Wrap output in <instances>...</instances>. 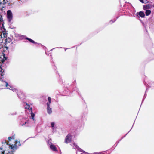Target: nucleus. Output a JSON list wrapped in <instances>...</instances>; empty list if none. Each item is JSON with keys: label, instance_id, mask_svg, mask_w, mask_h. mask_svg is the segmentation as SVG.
<instances>
[{"label": "nucleus", "instance_id": "3", "mask_svg": "<svg viewBox=\"0 0 154 154\" xmlns=\"http://www.w3.org/2000/svg\"><path fill=\"white\" fill-rule=\"evenodd\" d=\"M9 86L7 82L5 81H0V89L5 88V87H7V88H8L11 90H12L14 92H16L17 93L18 92V90L15 88H12L11 86H9L10 88L8 87Z\"/></svg>", "mask_w": 154, "mask_h": 154}, {"label": "nucleus", "instance_id": "16", "mask_svg": "<svg viewBox=\"0 0 154 154\" xmlns=\"http://www.w3.org/2000/svg\"><path fill=\"white\" fill-rule=\"evenodd\" d=\"M47 112L48 114H51L52 112V109L49 107H47Z\"/></svg>", "mask_w": 154, "mask_h": 154}, {"label": "nucleus", "instance_id": "1", "mask_svg": "<svg viewBox=\"0 0 154 154\" xmlns=\"http://www.w3.org/2000/svg\"><path fill=\"white\" fill-rule=\"evenodd\" d=\"M21 145L20 142L16 140L14 144H8L4 143L0 147V154H13L14 150Z\"/></svg>", "mask_w": 154, "mask_h": 154}, {"label": "nucleus", "instance_id": "13", "mask_svg": "<svg viewBox=\"0 0 154 154\" xmlns=\"http://www.w3.org/2000/svg\"><path fill=\"white\" fill-rule=\"evenodd\" d=\"M51 126L52 127V129L54 130L56 128V125L55 122H52L51 123Z\"/></svg>", "mask_w": 154, "mask_h": 154}, {"label": "nucleus", "instance_id": "7", "mask_svg": "<svg viewBox=\"0 0 154 154\" xmlns=\"http://www.w3.org/2000/svg\"><path fill=\"white\" fill-rule=\"evenodd\" d=\"M7 17L9 21H10L12 19V13L10 10L7 11Z\"/></svg>", "mask_w": 154, "mask_h": 154}, {"label": "nucleus", "instance_id": "2", "mask_svg": "<svg viewBox=\"0 0 154 154\" xmlns=\"http://www.w3.org/2000/svg\"><path fill=\"white\" fill-rule=\"evenodd\" d=\"M1 46L0 45V54L2 51L1 49ZM2 57L0 56V79L3 76V73L4 72L5 69L6 67V64L4 62L6 60V57H5L4 54H3Z\"/></svg>", "mask_w": 154, "mask_h": 154}, {"label": "nucleus", "instance_id": "6", "mask_svg": "<svg viewBox=\"0 0 154 154\" xmlns=\"http://www.w3.org/2000/svg\"><path fill=\"white\" fill-rule=\"evenodd\" d=\"M71 135L69 134L66 137L65 139V142L66 143H68L71 142Z\"/></svg>", "mask_w": 154, "mask_h": 154}, {"label": "nucleus", "instance_id": "25", "mask_svg": "<svg viewBox=\"0 0 154 154\" xmlns=\"http://www.w3.org/2000/svg\"><path fill=\"white\" fill-rule=\"evenodd\" d=\"M48 99L49 102H51V98L50 97H48Z\"/></svg>", "mask_w": 154, "mask_h": 154}, {"label": "nucleus", "instance_id": "12", "mask_svg": "<svg viewBox=\"0 0 154 154\" xmlns=\"http://www.w3.org/2000/svg\"><path fill=\"white\" fill-rule=\"evenodd\" d=\"M151 6L149 5H146L143 6V9L144 10H146V9H149L151 8Z\"/></svg>", "mask_w": 154, "mask_h": 154}, {"label": "nucleus", "instance_id": "18", "mask_svg": "<svg viewBox=\"0 0 154 154\" xmlns=\"http://www.w3.org/2000/svg\"><path fill=\"white\" fill-rule=\"evenodd\" d=\"M76 149H77L78 151L82 152L84 153H86V152H85L83 151L82 149H81L79 148V147H78V148H77Z\"/></svg>", "mask_w": 154, "mask_h": 154}, {"label": "nucleus", "instance_id": "15", "mask_svg": "<svg viewBox=\"0 0 154 154\" xmlns=\"http://www.w3.org/2000/svg\"><path fill=\"white\" fill-rule=\"evenodd\" d=\"M15 136L14 135L12 136L11 137H9L8 138V140L9 142L15 139Z\"/></svg>", "mask_w": 154, "mask_h": 154}, {"label": "nucleus", "instance_id": "21", "mask_svg": "<svg viewBox=\"0 0 154 154\" xmlns=\"http://www.w3.org/2000/svg\"><path fill=\"white\" fill-rule=\"evenodd\" d=\"M26 39H27L29 41H30V42H31L32 43H36V42L35 41H34L33 40H32L30 38H26Z\"/></svg>", "mask_w": 154, "mask_h": 154}, {"label": "nucleus", "instance_id": "4", "mask_svg": "<svg viewBox=\"0 0 154 154\" xmlns=\"http://www.w3.org/2000/svg\"><path fill=\"white\" fill-rule=\"evenodd\" d=\"M7 34L3 27H0V43H2L3 40L7 37Z\"/></svg>", "mask_w": 154, "mask_h": 154}, {"label": "nucleus", "instance_id": "22", "mask_svg": "<svg viewBox=\"0 0 154 154\" xmlns=\"http://www.w3.org/2000/svg\"><path fill=\"white\" fill-rule=\"evenodd\" d=\"M6 42H11V39L9 38H6L5 39Z\"/></svg>", "mask_w": 154, "mask_h": 154}, {"label": "nucleus", "instance_id": "20", "mask_svg": "<svg viewBox=\"0 0 154 154\" xmlns=\"http://www.w3.org/2000/svg\"><path fill=\"white\" fill-rule=\"evenodd\" d=\"M142 3H147L148 2V1L147 0H139Z\"/></svg>", "mask_w": 154, "mask_h": 154}, {"label": "nucleus", "instance_id": "9", "mask_svg": "<svg viewBox=\"0 0 154 154\" xmlns=\"http://www.w3.org/2000/svg\"><path fill=\"white\" fill-rule=\"evenodd\" d=\"M137 16H138V15H139L140 17L142 18L144 17H145V14L144 12H143L142 11H140L139 12L137 13Z\"/></svg>", "mask_w": 154, "mask_h": 154}, {"label": "nucleus", "instance_id": "26", "mask_svg": "<svg viewBox=\"0 0 154 154\" xmlns=\"http://www.w3.org/2000/svg\"><path fill=\"white\" fill-rule=\"evenodd\" d=\"M152 6H153V7H154V4H153V5H152Z\"/></svg>", "mask_w": 154, "mask_h": 154}, {"label": "nucleus", "instance_id": "23", "mask_svg": "<svg viewBox=\"0 0 154 154\" xmlns=\"http://www.w3.org/2000/svg\"><path fill=\"white\" fill-rule=\"evenodd\" d=\"M3 19L1 15H0V23H3Z\"/></svg>", "mask_w": 154, "mask_h": 154}, {"label": "nucleus", "instance_id": "11", "mask_svg": "<svg viewBox=\"0 0 154 154\" xmlns=\"http://www.w3.org/2000/svg\"><path fill=\"white\" fill-rule=\"evenodd\" d=\"M50 148L53 151H57V149L56 146L52 144H50Z\"/></svg>", "mask_w": 154, "mask_h": 154}, {"label": "nucleus", "instance_id": "24", "mask_svg": "<svg viewBox=\"0 0 154 154\" xmlns=\"http://www.w3.org/2000/svg\"><path fill=\"white\" fill-rule=\"evenodd\" d=\"M51 102H48L47 103V107L50 106V105L51 103Z\"/></svg>", "mask_w": 154, "mask_h": 154}, {"label": "nucleus", "instance_id": "8", "mask_svg": "<svg viewBox=\"0 0 154 154\" xmlns=\"http://www.w3.org/2000/svg\"><path fill=\"white\" fill-rule=\"evenodd\" d=\"M2 2H0V9L4 8V5L9 2L8 0H2Z\"/></svg>", "mask_w": 154, "mask_h": 154}, {"label": "nucleus", "instance_id": "17", "mask_svg": "<svg viewBox=\"0 0 154 154\" xmlns=\"http://www.w3.org/2000/svg\"><path fill=\"white\" fill-rule=\"evenodd\" d=\"M30 112H31V116L32 118L33 119V120H34V117L35 116V114L32 113V108H30Z\"/></svg>", "mask_w": 154, "mask_h": 154}, {"label": "nucleus", "instance_id": "27", "mask_svg": "<svg viewBox=\"0 0 154 154\" xmlns=\"http://www.w3.org/2000/svg\"><path fill=\"white\" fill-rule=\"evenodd\" d=\"M93 154H95L94 153H93Z\"/></svg>", "mask_w": 154, "mask_h": 154}, {"label": "nucleus", "instance_id": "5", "mask_svg": "<svg viewBox=\"0 0 154 154\" xmlns=\"http://www.w3.org/2000/svg\"><path fill=\"white\" fill-rule=\"evenodd\" d=\"M20 124L22 126L31 127L32 125L29 120L27 119L23 118L21 120Z\"/></svg>", "mask_w": 154, "mask_h": 154}, {"label": "nucleus", "instance_id": "10", "mask_svg": "<svg viewBox=\"0 0 154 154\" xmlns=\"http://www.w3.org/2000/svg\"><path fill=\"white\" fill-rule=\"evenodd\" d=\"M71 146L73 147V148L76 149L78 148V146L77 144L74 142H72L70 144Z\"/></svg>", "mask_w": 154, "mask_h": 154}, {"label": "nucleus", "instance_id": "19", "mask_svg": "<svg viewBox=\"0 0 154 154\" xmlns=\"http://www.w3.org/2000/svg\"><path fill=\"white\" fill-rule=\"evenodd\" d=\"M26 105L25 106V108L26 109H29V111H30V108L28 104L27 103L25 104Z\"/></svg>", "mask_w": 154, "mask_h": 154}, {"label": "nucleus", "instance_id": "14", "mask_svg": "<svg viewBox=\"0 0 154 154\" xmlns=\"http://www.w3.org/2000/svg\"><path fill=\"white\" fill-rule=\"evenodd\" d=\"M151 12V10H146L145 12L146 15V16H148L149 15Z\"/></svg>", "mask_w": 154, "mask_h": 154}]
</instances>
